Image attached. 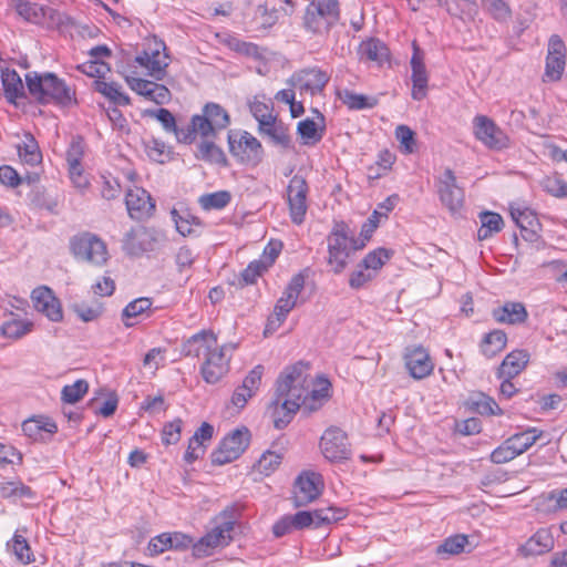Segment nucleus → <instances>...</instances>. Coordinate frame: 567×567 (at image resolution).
<instances>
[{"label": "nucleus", "instance_id": "5fc2aeb1", "mask_svg": "<svg viewBox=\"0 0 567 567\" xmlns=\"http://www.w3.org/2000/svg\"><path fill=\"white\" fill-rule=\"evenodd\" d=\"M542 187L554 197L567 198V183L558 174L546 176L542 181Z\"/></svg>", "mask_w": 567, "mask_h": 567}, {"label": "nucleus", "instance_id": "4d7b16f0", "mask_svg": "<svg viewBox=\"0 0 567 567\" xmlns=\"http://www.w3.org/2000/svg\"><path fill=\"white\" fill-rule=\"evenodd\" d=\"M395 137L400 142L402 153L412 154L416 151L415 133L406 125L395 128Z\"/></svg>", "mask_w": 567, "mask_h": 567}, {"label": "nucleus", "instance_id": "4468645a", "mask_svg": "<svg viewBox=\"0 0 567 567\" xmlns=\"http://www.w3.org/2000/svg\"><path fill=\"white\" fill-rule=\"evenodd\" d=\"M475 137L491 150H503L508 146L507 134L486 115H476L473 120Z\"/></svg>", "mask_w": 567, "mask_h": 567}, {"label": "nucleus", "instance_id": "e2e57ef3", "mask_svg": "<svg viewBox=\"0 0 567 567\" xmlns=\"http://www.w3.org/2000/svg\"><path fill=\"white\" fill-rule=\"evenodd\" d=\"M512 218L516 223V225L520 229H526L527 227H540L539 221L536 215L528 208L525 209H512L511 210Z\"/></svg>", "mask_w": 567, "mask_h": 567}, {"label": "nucleus", "instance_id": "6e6d98bb", "mask_svg": "<svg viewBox=\"0 0 567 567\" xmlns=\"http://www.w3.org/2000/svg\"><path fill=\"white\" fill-rule=\"evenodd\" d=\"M161 49L164 51L166 50L164 42H159L157 48L152 50L151 64L148 70V74L158 81L164 79L165 69L168 66V62L166 61L167 55L165 54L163 60L159 58Z\"/></svg>", "mask_w": 567, "mask_h": 567}, {"label": "nucleus", "instance_id": "1a4fd4ad", "mask_svg": "<svg viewBox=\"0 0 567 567\" xmlns=\"http://www.w3.org/2000/svg\"><path fill=\"white\" fill-rule=\"evenodd\" d=\"M202 112L200 115H193V123L199 130L202 137H215L218 132L227 128L230 124L228 111L218 103H206Z\"/></svg>", "mask_w": 567, "mask_h": 567}, {"label": "nucleus", "instance_id": "864d4df0", "mask_svg": "<svg viewBox=\"0 0 567 567\" xmlns=\"http://www.w3.org/2000/svg\"><path fill=\"white\" fill-rule=\"evenodd\" d=\"M297 133L301 136L305 144L318 143L322 138L323 128L319 131L313 120L306 118L298 123Z\"/></svg>", "mask_w": 567, "mask_h": 567}, {"label": "nucleus", "instance_id": "393cba45", "mask_svg": "<svg viewBox=\"0 0 567 567\" xmlns=\"http://www.w3.org/2000/svg\"><path fill=\"white\" fill-rule=\"evenodd\" d=\"M493 319L498 323L522 324L528 318V312L523 302L506 301L503 306L492 310Z\"/></svg>", "mask_w": 567, "mask_h": 567}, {"label": "nucleus", "instance_id": "09e8293b", "mask_svg": "<svg viewBox=\"0 0 567 567\" xmlns=\"http://www.w3.org/2000/svg\"><path fill=\"white\" fill-rule=\"evenodd\" d=\"M33 323L27 320L12 319L1 326V333L6 338L20 339L32 330Z\"/></svg>", "mask_w": 567, "mask_h": 567}, {"label": "nucleus", "instance_id": "338daca9", "mask_svg": "<svg viewBox=\"0 0 567 567\" xmlns=\"http://www.w3.org/2000/svg\"><path fill=\"white\" fill-rule=\"evenodd\" d=\"M281 461V454L272 451H266L258 461V468L261 473L269 475L280 465Z\"/></svg>", "mask_w": 567, "mask_h": 567}, {"label": "nucleus", "instance_id": "2eb2a0df", "mask_svg": "<svg viewBox=\"0 0 567 567\" xmlns=\"http://www.w3.org/2000/svg\"><path fill=\"white\" fill-rule=\"evenodd\" d=\"M323 486L322 477L315 472H306L300 474L293 486V505L302 507L315 501L321 494Z\"/></svg>", "mask_w": 567, "mask_h": 567}, {"label": "nucleus", "instance_id": "aec40b11", "mask_svg": "<svg viewBox=\"0 0 567 567\" xmlns=\"http://www.w3.org/2000/svg\"><path fill=\"white\" fill-rule=\"evenodd\" d=\"M330 80V75L319 68H309L295 73L291 78L292 85L300 94L316 95L321 93Z\"/></svg>", "mask_w": 567, "mask_h": 567}, {"label": "nucleus", "instance_id": "c9c22d12", "mask_svg": "<svg viewBox=\"0 0 567 567\" xmlns=\"http://www.w3.org/2000/svg\"><path fill=\"white\" fill-rule=\"evenodd\" d=\"M480 221L481 227L477 230L478 240H485L495 233L501 231L504 225L502 216L494 212H482L480 214Z\"/></svg>", "mask_w": 567, "mask_h": 567}, {"label": "nucleus", "instance_id": "a18cd8bd", "mask_svg": "<svg viewBox=\"0 0 567 567\" xmlns=\"http://www.w3.org/2000/svg\"><path fill=\"white\" fill-rule=\"evenodd\" d=\"M348 511L343 507L329 506L316 509V528L329 526L346 518Z\"/></svg>", "mask_w": 567, "mask_h": 567}, {"label": "nucleus", "instance_id": "6ab92c4d", "mask_svg": "<svg viewBox=\"0 0 567 567\" xmlns=\"http://www.w3.org/2000/svg\"><path fill=\"white\" fill-rule=\"evenodd\" d=\"M125 205L130 217L138 221L152 217L156 207L151 194L138 187L126 193Z\"/></svg>", "mask_w": 567, "mask_h": 567}, {"label": "nucleus", "instance_id": "0eeeda50", "mask_svg": "<svg viewBox=\"0 0 567 567\" xmlns=\"http://www.w3.org/2000/svg\"><path fill=\"white\" fill-rule=\"evenodd\" d=\"M306 278L302 272L295 275L287 285L282 296L277 300L274 313L268 319L265 334L277 329L286 320L288 313L296 307L299 295L305 288Z\"/></svg>", "mask_w": 567, "mask_h": 567}, {"label": "nucleus", "instance_id": "13d9d810", "mask_svg": "<svg viewBox=\"0 0 567 567\" xmlns=\"http://www.w3.org/2000/svg\"><path fill=\"white\" fill-rule=\"evenodd\" d=\"M395 156L388 150H383L378 155L375 166L369 167L370 177L379 178L385 175L392 167Z\"/></svg>", "mask_w": 567, "mask_h": 567}, {"label": "nucleus", "instance_id": "ddd939ff", "mask_svg": "<svg viewBox=\"0 0 567 567\" xmlns=\"http://www.w3.org/2000/svg\"><path fill=\"white\" fill-rule=\"evenodd\" d=\"M567 49L558 34L550 35L547 45L544 82H557L561 79L566 66Z\"/></svg>", "mask_w": 567, "mask_h": 567}, {"label": "nucleus", "instance_id": "bf43d9fd", "mask_svg": "<svg viewBox=\"0 0 567 567\" xmlns=\"http://www.w3.org/2000/svg\"><path fill=\"white\" fill-rule=\"evenodd\" d=\"M172 219L175 223L176 230L183 235L187 236L193 233L192 225H200V220L198 217L193 216L189 213H186L185 215H181L177 209H173L171 212Z\"/></svg>", "mask_w": 567, "mask_h": 567}, {"label": "nucleus", "instance_id": "6e6552de", "mask_svg": "<svg viewBox=\"0 0 567 567\" xmlns=\"http://www.w3.org/2000/svg\"><path fill=\"white\" fill-rule=\"evenodd\" d=\"M435 186L441 204L447 208L452 216H461L465 203V193L458 186L454 172L451 168H445L436 178Z\"/></svg>", "mask_w": 567, "mask_h": 567}, {"label": "nucleus", "instance_id": "9d476101", "mask_svg": "<svg viewBox=\"0 0 567 567\" xmlns=\"http://www.w3.org/2000/svg\"><path fill=\"white\" fill-rule=\"evenodd\" d=\"M235 348V344L219 347L216 342V346L205 352V360L200 367V373L205 382L215 384L228 373L231 355L227 352Z\"/></svg>", "mask_w": 567, "mask_h": 567}, {"label": "nucleus", "instance_id": "5701e85b", "mask_svg": "<svg viewBox=\"0 0 567 567\" xmlns=\"http://www.w3.org/2000/svg\"><path fill=\"white\" fill-rule=\"evenodd\" d=\"M31 299L34 309L43 313L51 321L58 322L62 320L63 313L61 303L50 288H35L31 293Z\"/></svg>", "mask_w": 567, "mask_h": 567}, {"label": "nucleus", "instance_id": "9b49d317", "mask_svg": "<svg viewBox=\"0 0 567 567\" xmlns=\"http://www.w3.org/2000/svg\"><path fill=\"white\" fill-rule=\"evenodd\" d=\"M250 432L247 427L236 429L223 439L210 455L214 465H224L237 460L248 447Z\"/></svg>", "mask_w": 567, "mask_h": 567}, {"label": "nucleus", "instance_id": "b1692460", "mask_svg": "<svg viewBox=\"0 0 567 567\" xmlns=\"http://www.w3.org/2000/svg\"><path fill=\"white\" fill-rule=\"evenodd\" d=\"M300 409V402L287 396L275 395L268 405L274 426L277 430L285 429L293 419V415Z\"/></svg>", "mask_w": 567, "mask_h": 567}, {"label": "nucleus", "instance_id": "69168bd1", "mask_svg": "<svg viewBox=\"0 0 567 567\" xmlns=\"http://www.w3.org/2000/svg\"><path fill=\"white\" fill-rule=\"evenodd\" d=\"M183 421L175 419L166 423L162 430V441L165 445L176 444L181 440Z\"/></svg>", "mask_w": 567, "mask_h": 567}, {"label": "nucleus", "instance_id": "473e14b6", "mask_svg": "<svg viewBox=\"0 0 567 567\" xmlns=\"http://www.w3.org/2000/svg\"><path fill=\"white\" fill-rule=\"evenodd\" d=\"M506 343V333L503 330L496 329L484 336L481 350L486 358H493L504 350Z\"/></svg>", "mask_w": 567, "mask_h": 567}, {"label": "nucleus", "instance_id": "58836bf2", "mask_svg": "<svg viewBox=\"0 0 567 567\" xmlns=\"http://www.w3.org/2000/svg\"><path fill=\"white\" fill-rule=\"evenodd\" d=\"M22 431L29 437L38 440L42 439V432L54 434L58 431V426L50 420L31 419L22 423Z\"/></svg>", "mask_w": 567, "mask_h": 567}, {"label": "nucleus", "instance_id": "79ce46f5", "mask_svg": "<svg viewBox=\"0 0 567 567\" xmlns=\"http://www.w3.org/2000/svg\"><path fill=\"white\" fill-rule=\"evenodd\" d=\"M147 156L159 164L172 159L173 151L163 141L152 137L145 143Z\"/></svg>", "mask_w": 567, "mask_h": 567}, {"label": "nucleus", "instance_id": "4be33fe9", "mask_svg": "<svg viewBox=\"0 0 567 567\" xmlns=\"http://www.w3.org/2000/svg\"><path fill=\"white\" fill-rule=\"evenodd\" d=\"M412 75L411 80L413 83L411 96L415 101H421L426 96L429 74L424 63V52L413 41V54L410 61Z\"/></svg>", "mask_w": 567, "mask_h": 567}, {"label": "nucleus", "instance_id": "c756f323", "mask_svg": "<svg viewBox=\"0 0 567 567\" xmlns=\"http://www.w3.org/2000/svg\"><path fill=\"white\" fill-rule=\"evenodd\" d=\"M358 53L361 60L377 62L378 64H382L389 58L388 47L375 38L362 41L359 45Z\"/></svg>", "mask_w": 567, "mask_h": 567}, {"label": "nucleus", "instance_id": "a19ab883", "mask_svg": "<svg viewBox=\"0 0 567 567\" xmlns=\"http://www.w3.org/2000/svg\"><path fill=\"white\" fill-rule=\"evenodd\" d=\"M338 96L350 110L372 109L377 105V100L374 97H368L347 89L342 92H338Z\"/></svg>", "mask_w": 567, "mask_h": 567}, {"label": "nucleus", "instance_id": "37998d69", "mask_svg": "<svg viewBox=\"0 0 567 567\" xmlns=\"http://www.w3.org/2000/svg\"><path fill=\"white\" fill-rule=\"evenodd\" d=\"M20 158L33 166L41 162L42 155L35 138L31 134L25 135V141L22 145L18 146Z\"/></svg>", "mask_w": 567, "mask_h": 567}, {"label": "nucleus", "instance_id": "bb28decb", "mask_svg": "<svg viewBox=\"0 0 567 567\" xmlns=\"http://www.w3.org/2000/svg\"><path fill=\"white\" fill-rule=\"evenodd\" d=\"M554 548V537L547 528L538 529L519 550L524 556H537L550 551Z\"/></svg>", "mask_w": 567, "mask_h": 567}, {"label": "nucleus", "instance_id": "c85d7f7f", "mask_svg": "<svg viewBox=\"0 0 567 567\" xmlns=\"http://www.w3.org/2000/svg\"><path fill=\"white\" fill-rule=\"evenodd\" d=\"M216 346V336L212 331L202 330L188 338L182 347L186 357L199 358L202 350L205 352Z\"/></svg>", "mask_w": 567, "mask_h": 567}, {"label": "nucleus", "instance_id": "c03bdc74", "mask_svg": "<svg viewBox=\"0 0 567 567\" xmlns=\"http://www.w3.org/2000/svg\"><path fill=\"white\" fill-rule=\"evenodd\" d=\"M393 252L385 248H378L369 252L360 262V267L377 275V271L391 258Z\"/></svg>", "mask_w": 567, "mask_h": 567}, {"label": "nucleus", "instance_id": "412c9836", "mask_svg": "<svg viewBox=\"0 0 567 567\" xmlns=\"http://www.w3.org/2000/svg\"><path fill=\"white\" fill-rule=\"evenodd\" d=\"M235 512L234 507L224 509L219 516L221 522L202 537L212 549L226 546L233 540L231 533L236 525Z\"/></svg>", "mask_w": 567, "mask_h": 567}, {"label": "nucleus", "instance_id": "cd10ccee", "mask_svg": "<svg viewBox=\"0 0 567 567\" xmlns=\"http://www.w3.org/2000/svg\"><path fill=\"white\" fill-rule=\"evenodd\" d=\"M258 132L261 135H267L276 145L284 148L290 147L291 137L288 127L274 115L267 122H261V125H258Z\"/></svg>", "mask_w": 567, "mask_h": 567}, {"label": "nucleus", "instance_id": "8fccbe9b", "mask_svg": "<svg viewBox=\"0 0 567 567\" xmlns=\"http://www.w3.org/2000/svg\"><path fill=\"white\" fill-rule=\"evenodd\" d=\"M89 383L85 380H78L73 384L64 385L61 391V400L64 403L74 404L87 392Z\"/></svg>", "mask_w": 567, "mask_h": 567}, {"label": "nucleus", "instance_id": "2f4dec72", "mask_svg": "<svg viewBox=\"0 0 567 567\" xmlns=\"http://www.w3.org/2000/svg\"><path fill=\"white\" fill-rule=\"evenodd\" d=\"M1 82L3 85L4 96L8 102L14 103L17 99L24 96V86L20 75L16 70H2Z\"/></svg>", "mask_w": 567, "mask_h": 567}, {"label": "nucleus", "instance_id": "dca6fc26", "mask_svg": "<svg viewBox=\"0 0 567 567\" xmlns=\"http://www.w3.org/2000/svg\"><path fill=\"white\" fill-rule=\"evenodd\" d=\"M288 204L292 223L300 225L307 213L308 184L301 175H295L287 188Z\"/></svg>", "mask_w": 567, "mask_h": 567}, {"label": "nucleus", "instance_id": "a211bd4d", "mask_svg": "<svg viewBox=\"0 0 567 567\" xmlns=\"http://www.w3.org/2000/svg\"><path fill=\"white\" fill-rule=\"evenodd\" d=\"M155 231L146 227L132 228L123 239L124 251L133 257H138L144 252L152 251L155 248Z\"/></svg>", "mask_w": 567, "mask_h": 567}, {"label": "nucleus", "instance_id": "4c0bfd02", "mask_svg": "<svg viewBox=\"0 0 567 567\" xmlns=\"http://www.w3.org/2000/svg\"><path fill=\"white\" fill-rule=\"evenodd\" d=\"M94 90L106 96L115 104H130V97L121 91V85L116 82H105L103 80H95Z\"/></svg>", "mask_w": 567, "mask_h": 567}, {"label": "nucleus", "instance_id": "de8ad7c7", "mask_svg": "<svg viewBox=\"0 0 567 567\" xmlns=\"http://www.w3.org/2000/svg\"><path fill=\"white\" fill-rule=\"evenodd\" d=\"M230 200L231 195L228 190H218L199 197V204L206 210L223 209L230 203Z\"/></svg>", "mask_w": 567, "mask_h": 567}, {"label": "nucleus", "instance_id": "72a5a7b5", "mask_svg": "<svg viewBox=\"0 0 567 567\" xmlns=\"http://www.w3.org/2000/svg\"><path fill=\"white\" fill-rule=\"evenodd\" d=\"M543 435V431H538L536 427H530L524 432L516 433L507 439L513 451L518 456L526 452L533 444L536 443Z\"/></svg>", "mask_w": 567, "mask_h": 567}, {"label": "nucleus", "instance_id": "052dcab7", "mask_svg": "<svg viewBox=\"0 0 567 567\" xmlns=\"http://www.w3.org/2000/svg\"><path fill=\"white\" fill-rule=\"evenodd\" d=\"M12 548L13 554L23 564H30L34 559L32 558L31 548L27 539L18 534H14L12 542L8 544Z\"/></svg>", "mask_w": 567, "mask_h": 567}, {"label": "nucleus", "instance_id": "423d86ee", "mask_svg": "<svg viewBox=\"0 0 567 567\" xmlns=\"http://www.w3.org/2000/svg\"><path fill=\"white\" fill-rule=\"evenodd\" d=\"M352 239L349 237V227L343 221L336 223L327 237L328 264L332 267L334 274L342 272L347 267V259L353 250Z\"/></svg>", "mask_w": 567, "mask_h": 567}, {"label": "nucleus", "instance_id": "0e129e2a", "mask_svg": "<svg viewBox=\"0 0 567 567\" xmlns=\"http://www.w3.org/2000/svg\"><path fill=\"white\" fill-rule=\"evenodd\" d=\"M78 70L87 76L101 80L110 71V66L100 60H91L78 65Z\"/></svg>", "mask_w": 567, "mask_h": 567}, {"label": "nucleus", "instance_id": "f8f14e48", "mask_svg": "<svg viewBox=\"0 0 567 567\" xmlns=\"http://www.w3.org/2000/svg\"><path fill=\"white\" fill-rule=\"evenodd\" d=\"M320 449L323 456L332 463L346 461L351 455L348 436L337 426H330L324 431L320 440Z\"/></svg>", "mask_w": 567, "mask_h": 567}, {"label": "nucleus", "instance_id": "7c9ffc66", "mask_svg": "<svg viewBox=\"0 0 567 567\" xmlns=\"http://www.w3.org/2000/svg\"><path fill=\"white\" fill-rule=\"evenodd\" d=\"M466 406L481 415H502L503 410L496 401L483 392H476L468 396Z\"/></svg>", "mask_w": 567, "mask_h": 567}, {"label": "nucleus", "instance_id": "680f3d73", "mask_svg": "<svg viewBox=\"0 0 567 567\" xmlns=\"http://www.w3.org/2000/svg\"><path fill=\"white\" fill-rule=\"evenodd\" d=\"M264 371L265 368L261 364L256 365L249 371L240 385V391L247 390L250 394L255 395L261 384Z\"/></svg>", "mask_w": 567, "mask_h": 567}, {"label": "nucleus", "instance_id": "ea45409f", "mask_svg": "<svg viewBox=\"0 0 567 567\" xmlns=\"http://www.w3.org/2000/svg\"><path fill=\"white\" fill-rule=\"evenodd\" d=\"M17 13L28 22L40 23L43 19V7L28 0H12Z\"/></svg>", "mask_w": 567, "mask_h": 567}, {"label": "nucleus", "instance_id": "f704fd0d", "mask_svg": "<svg viewBox=\"0 0 567 567\" xmlns=\"http://www.w3.org/2000/svg\"><path fill=\"white\" fill-rule=\"evenodd\" d=\"M468 544V538L466 535L456 534L445 538L442 544H440L435 554L442 559H447L451 556L458 555L464 551L465 546Z\"/></svg>", "mask_w": 567, "mask_h": 567}, {"label": "nucleus", "instance_id": "20e7f679", "mask_svg": "<svg viewBox=\"0 0 567 567\" xmlns=\"http://www.w3.org/2000/svg\"><path fill=\"white\" fill-rule=\"evenodd\" d=\"M229 153L243 165L255 167L265 156L261 143L247 131L228 132Z\"/></svg>", "mask_w": 567, "mask_h": 567}, {"label": "nucleus", "instance_id": "774afa93", "mask_svg": "<svg viewBox=\"0 0 567 567\" xmlns=\"http://www.w3.org/2000/svg\"><path fill=\"white\" fill-rule=\"evenodd\" d=\"M256 17L260 20L262 28H271L278 21V10L275 7L269 8L267 3L259 4Z\"/></svg>", "mask_w": 567, "mask_h": 567}, {"label": "nucleus", "instance_id": "49530a36", "mask_svg": "<svg viewBox=\"0 0 567 567\" xmlns=\"http://www.w3.org/2000/svg\"><path fill=\"white\" fill-rule=\"evenodd\" d=\"M0 496L2 498L20 499L35 497V493L31 487L21 482H8L0 486Z\"/></svg>", "mask_w": 567, "mask_h": 567}, {"label": "nucleus", "instance_id": "f257e3e1", "mask_svg": "<svg viewBox=\"0 0 567 567\" xmlns=\"http://www.w3.org/2000/svg\"><path fill=\"white\" fill-rule=\"evenodd\" d=\"M25 83L31 96L40 104L53 103L68 107L76 103L75 92L54 73L47 72L40 75L30 72L25 75Z\"/></svg>", "mask_w": 567, "mask_h": 567}, {"label": "nucleus", "instance_id": "3c124183", "mask_svg": "<svg viewBox=\"0 0 567 567\" xmlns=\"http://www.w3.org/2000/svg\"><path fill=\"white\" fill-rule=\"evenodd\" d=\"M482 6L498 22H507L512 17V10L504 0H482Z\"/></svg>", "mask_w": 567, "mask_h": 567}, {"label": "nucleus", "instance_id": "603ef678", "mask_svg": "<svg viewBox=\"0 0 567 567\" xmlns=\"http://www.w3.org/2000/svg\"><path fill=\"white\" fill-rule=\"evenodd\" d=\"M199 157L204 161L226 165L227 158L220 147L212 141H204L198 146Z\"/></svg>", "mask_w": 567, "mask_h": 567}, {"label": "nucleus", "instance_id": "f03ea898", "mask_svg": "<svg viewBox=\"0 0 567 567\" xmlns=\"http://www.w3.org/2000/svg\"><path fill=\"white\" fill-rule=\"evenodd\" d=\"M340 14L338 0H311L305 10L302 25L312 34L323 35L339 22Z\"/></svg>", "mask_w": 567, "mask_h": 567}, {"label": "nucleus", "instance_id": "f3484780", "mask_svg": "<svg viewBox=\"0 0 567 567\" xmlns=\"http://www.w3.org/2000/svg\"><path fill=\"white\" fill-rule=\"evenodd\" d=\"M403 359L409 374L415 380L426 378L434 369V363L427 350L422 346L406 347Z\"/></svg>", "mask_w": 567, "mask_h": 567}, {"label": "nucleus", "instance_id": "39448f33", "mask_svg": "<svg viewBox=\"0 0 567 567\" xmlns=\"http://www.w3.org/2000/svg\"><path fill=\"white\" fill-rule=\"evenodd\" d=\"M70 250L75 259L94 266H103L109 259L106 244L90 231H82L71 237Z\"/></svg>", "mask_w": 567, "mask_h": 567}, {"label": "nucleus", "instance_id": "e433bc0d", "mask_svg": "<svg viewBox=\"0 0 567 567\" xmlns=\"http://www.w3.org/2000/svg\"><path fill=\"white\" fill-rule=\"evenodd\" d=\"M153 305L150 298H137L131 301L122 311V321L125 327L130 328L137 323L133 321L137 317L151 309Z\"/></svg>", "mask_w": 567, "mask_h": 567}, {"label": "nucleus", "instance_id": "a878e982", "mask_svg": "<svg viewBox=\"0 0 567 567\" xmlns=\"http://www.w3.org/2000/svg\"><path fill=\"white\" fill-rule=\"evenodd\" d=\"M530 354L527 350L516 349L509 352L497 369V377H517L528 364Z\"/></svg>", "mask_w": 567, "mask_h": 567}, {"label": "nucleus", "instance_id": "7ed1b4c3", "mask_svg": "<svg viewBox=\"0 0 567 567\" xmlns=\"http://www.w3.org/2000/svg\"><path fill=\"white\" fill-rule=\"evenodd\" d=\"M309 369V363L303 361L287 367L277 379L275 395L287 396L300 402L312 384L308 373Z\"/></svg>", "mask_w": 567, "mask_h": 567}]
</instances>
